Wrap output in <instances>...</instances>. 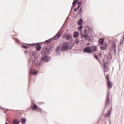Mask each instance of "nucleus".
<instances>
[{
  "label": "nucleus",
  "instance_id": "1",
  "mask_svg": "<svg viewBox=\"0 0 124 124\" xmlns=\"http://www.w3.org/2000/svg\"><path fill=\"white\" fill-rule=\"evenodd\" d=\"M72 45L71 42H64L63 43L62 48L61 46H58L55 49V55L56 56H60L61 52L62 51H65V50H71L72 49Z\"/></svg>",
  "mask_w": 124,
  "mask_h": 124
},
{
  "label": "nucleus",
  "instance_id": "2",
  "mask_svg": "<svg viewBox=\"0 0 124 124\" xmlns=\"http://www.w3.org/2000/svg\"><path fill=\"white\" fill-rule=\"evenodd\" d=\"M51 49V47L50 46H46L44 49H42L41 54L42 55H43V56H45V57H43L41 59V61H42L43 62H48L49 61L51 60V57H48L47 56V55L49 54V51H50V49Z\"/></svg>",
  "mask_w": 124,
  "mask_h": 124
},
{
  "label": "nucleus",
  "instance_id": "3",
  "mask_svg": "<svg viewBox=\"0 0 124 124\" xmlns=\"http://www.w3.org/2000/svg\"><path fill=\"white\" fill-rule=\"evenodd\" d=\"M28 62L29 63H31V62L32 64L35 63L36 65H37V64H38L39 63H40L39 65H40V63H41V62H39L38 61V58H37V55L35 53H32L31 59L28 60Z\"/></svg>",
  "mask_w": 124,
  "mask_h": 124
},
{
  "label": "nucleus",
  "instance_id": "4",
  "mask_svg": "<svg viewBox=\"0 0 124 124\" xmlns=\"http://www.w3.org/2000/svg\"><path fill=\"white\" fill-rule=\"evenodd\" d=\"M62 36V33L61 31H58V32L56 34V35L53 37V38H51L48 40H47L45 42V44H48L50 43V42H52L53 40H56V39H58L60 38Z\"/></svg>",
  "mask_w": 124,
  "mask_h": 124
},
{
  "label": "nucleus",
  "instance_id": "5",
  "mask_svg": "<svg viewBox=\"0 0 124 124\" xmlns=\"http://www.w3.org/2000/svg\"><path fill=\"white\" fill-rule=\"evenodd\" d=\"M117 50V43L113 42L111 46L110 51L111 54H116V51Z\"/></svg>",
  "mask_w": 124,
  "mask_h": 124
},
{
  "label": "nucleus",
  "instance_id": "6",
  "mask_svg": "<svg viewBox=\"0 0 124 124\" xmlns=\"http://www.w3.org/2000/svg\"><path fill=\"white\" fill-rule=\"evenodd\" d=\"M63 38L68 40V41H70L72 39V35L66 33L63 35Z\"/></svg>",
  "mask_w": 124,
  "mask_h": 124
},
{
  "label": "nucleus",
  "instance_id": "7",
  "mask_svg": "<svg viewBox=\"0 0 124 124\" xmlns=\"http://www.w3.org/2000/svg\"><path fill=\"white\" fill-rule=\"evenodd\" d=\"M107 84H108V89H111L112 88V86H113V84H112V82L110 81V80H109V78H108V76H109V75H107Z\"/></svg>",
  "mask_w": 124,
  "mask_h": 124
},
{
  "label": "nucleus",
  "instance_id": "8",
  "mask_svg": "<svg viewBox=\"0 0 124 124\" xmlns=\"http://www.w3.org/2000/svg\"><path fill=\"white\" fill-rule=\"evenodd\" d=\"M109 92L108 93V94L107 95V101L106 102V107H109L110 106V103L109 102V100H110V97L109 96Z\"/></svg>",
  "mask_w": 124,
  "mask_h": 124
},
{
  "label": "nucleus",
  "instance_id": "9",
  "mask_svg": "<svg viewBox=\"0 0 124 124\" xmlns=\"http://www.w3.org/2000/svg\"><path fill=\"white\" fill-rule=\"evenodd\" d=\"M104 69L105 72H108L109 71V68L107 66L108 63L106 62H104Z\"/></svg>",
  "mask_w": 124,
  "mask_h": 124
},
{
  "label": "nucleus",
  "instance_id": "10",
  "mask_svg": "<svg viewBox=\"0 0 124 124\" xmlns=\"http://www.w3.org/2000/svg\"><path fill=\"white\" fill-rule=\"evenodd\" d=\"M84 52L85 53H92V49L91 48H90V47L88 46V47H85L84 49Z\"/></svg>",
  "mask_w": 124,
  "mask_h": 124
},
{
  "label": "nucleus",
  "instance_id": "11",
  "mask_svg": "<svg viewBox=\"0 0 124 124\" xmlns=\"http://www.w3.org/2000/svg\"><path fill=\"white\" fill-rule=\"evenodd\" d=\"M91 48V53H93V52H96V51H97V46H92Z\"/></svg>",
  "mask_w": 124,
  "mask_h": 124
},
{
  "label": "nucleus",
  "instance_id": "12",
  "mask_svg": "<svg viewBox=\"0 0 124 124\" xmlns=\"http://www.w3.org/2000/svg\"><path fill=\"white\" fill-rule=\"evenodd\" d=\"M124 45V41H122L120 42V44L118 45V49L119 50H121L122 48L121 47H123V46Z\"/></svg>",
  "mask_w": 124,
  "mask_h": 124
},
{
  "label": "nucleus",
  "instance_id": "13",
  "mask_svg": "<svg viewBox=\"0 0 124 124\" xmlns=\"http://www.w3.org/2000/svg\"><path fill=\"white\" fill-rule=\"evenodd\" d=\"M81 37H84V38H85V39H86V40H88V39L89 38V36H88V35H87V34H83L81 33Z\"/></svg>",
  "mask_w": 124,
  "mask_h": 124
},
{
  "label": "nucleus",
  "instance_id": "14",
  "mask_svg": "<svg viewBox=\"0 0 124 124\" xmlns=\"http://www.w3.org/2000/svg\"><path fill=\"white\" fill-rule=\"evenodd\" d=\"M90 32V28L86 27L84 31V33H86L87 34H89Z\"/></svg>",
  "mask_w": 124,
  "mask_h": 124
},
{
  "label": "nucleus",
  "instance_id": "15",
  "mask_svg": "<svg viewBox=\"0 0 124 124\" xmlns=\"http://www.w3.org/2000/svg\"><path fill=\"white\" fill-rule=\"evenodd\" d=\"M73 36H74V38H77V37H78V36H79V32H78L77 31H75L74 33Z\"/></svg>",
  "mask_w": 124,
  "mask_h": 124
},
{
  "label": "nucleus",
  "instance_id": "16",
  "mask_svg": "<svg viewBox=\"0 0 124 124\" xmlns=\"http://www.w3.org/2000/svg\"><path fill=\"white\" fill-rule=\"evenodd\" d=\"M78 0H74L72 4V7H75L76 6V3L78 2Z\"/></svg>",
  "mask_w": 124,
  "mask_h": 124
},
{
  "label": "nucleus",
  "instance_id": "17",
  "mask_svg": "<svg viewBox=\"0 0 124 124\" xmlns=\"http://www.w3.org/2000/svg\"><path fill=\"white\" fill-rule=\"evenodd\" d=\"M20 122H21V123H22V124H25L26 122H27V120H26V119H25L24 118H22L21 119Z\"/></svg>",
  "mask_w": 124,
  "mask_h": 124
},
{
  "label": "nucleus",
  "instance_id": "18",
  "mask_svg": "<svg viewBox=\"0 0 124 124\" xmlns=\"http://www.w3.org/2000/svg\"><path fill=\"white\" fill-rule=\"evenodd\" d=\"M110 113H111V111L110 110H108V113H107L104 116L105 118H108L110 115Z\"/></svg>",
  "mask_w": 124,
  "mask_h": 124
},
{
  "label": "nucleus",
  "instance_id": "19",
  "mask_svg": "<svg viewBox=\"0 0 124 124\" xmlns=\"http://www.w3.org/2000/svg\"><path fill=\"white\" fill-rule=\"evenodd\" d=\"M82 24H83V19H80L78 22V25L81 26V25H82Z\"/></svg>",
  "mask_w": 124,
  "mask_h": 124
},
{
  "label": "nucleus",
  "instance_id": "20",
  "mask_svg": "<svg viewBox=\"0 0 124 124\" xmlns=\"http://www.w3.org/2000/svg\"><path fill=\"white\" fill-rule=\"evenodd\" d=\"M36 49L37 51H40V50H41V46L40 45L37 46H36Z\"/></svg>",
  "mask_w": 124,
  "mask_h": 124
},
{
  "label": "nucleus",
  "instance_id": "21",
  "mask_svg": "<svg viewBox=\"0 0 124 124\" xmlns=\"http://www.w3.org/2000/svg\"><path fill=\"white\" fill-rule=\"evenodd\" d=\"M31 108L33 110H36V109H37V105L34 104L33 106L31 107Z\"/></svg>",
  "mask_w": 124,
  "mask_h": 124
},
{
  "label": "nucleus",
  "instance_id": "22",
  "mask_svg": "<svg viewBox=\"0 0 124 124\" xmlns=\"http://www.w3.org/2000/svg\"><path fill=\"white\" fill-rule=\"evenodd\" d=\"M20 123V121L17 119H16L14 121L13 124H18Z\"/></svg>",
  "mask_w": 124,
  "mask_h": 124
},
{
  "label": "nucleus",
  "instance_id": "23",
  "mask_svg": "<svg viewBox=\"0 0 124 124\" xmlns=\"http://www.w3.org/2000/svg\"><path fill=\"white\" fill-rule=\"evenodd\" d=\"M103 42H104V39L101 38L99 40V43L100 44H103Z\"/></svg>",
  "mask_w": 124,
  "mask_h": 124
},
{
  "label": "nucleus",
  "instance_id": "24",
  "mask_svg": "<svg viewBox=\"0 0 124 124\" xmlns=\"http://www.w3.org/2000/svg\"><path fill=\"white\" fill-rule=\"evenodd\" d=\"M30 74H33L34 75H36V74H37V72L36 71L33 72L32 71H31L30 72Z\"/></svg>",
  "mask_w": 124,
  "mask_h": 124
},
{
  "label": "nucleus",
  "instance_id": "25",
  "mask_svg": "<svg viewBox=\"0 0 124 124\" xmlns=\"http://www.w3.org/2000/svg\"><path fill=\"white\" fill-rule=\"evenodd\" d=\"M79 39L78 38H76L75 39V43H76V44H79Z\"/></svg>",
  "mask_w": 124,
  "mask_h": 124
},
{
  "label": "nucleus",
  "instance_id": "26",
  "mask_svg": "<svg viewBox=\"0 0 124 124\" xmlns=\"http://www.w3.org/2000/svg\"><path fill=\"white\" fill-rule=\"evenodd\" d=\"M82 12L83 10H82V8H80L79 11H78V14H81V13H82Z\"/></svg>",
  "mask_w": 124,
  "mask_h": 124
},
{
  "label": "nucleus",
  "instance_id": "27",
  "mask_svg": "<svg viewBox=\"0 0 124 124\" xmlns=\"http://www.w3.org/2000/svg\"><path fill=\"white\" fill-rule=\"evenodd\" d=\"M100 48L102 49V50H106L107 49V47L106 46H100Z\"/></svg>",
  "mask_w": 124,
  "mask_h": 124
},
{
  "label": "nucleus",
  "instance_id": "28",
  "mask_svg": "<svg viewBox=\"0 0 124 124\" xmlns=\"http://www.w3.org/2000/svg\"><path fill=\"white\" fill-rule=\"evenodd\" d=\"M82 29H83V26L80 25V26L78 27V31H81V30H82Z\"/></svg>",
  "mask_w": 124,
  "mask_h": 124
},
{
  "label": "nucleus",
  "instance_id": "29",
  "mask_svg": "<svg viewBox=\"0 0 124 124\" xmlns=\"http://www.w3.org/2000/svg\"><path fill=\"white\" fill-rule=\"evenodd\" d=\"M22 47H23V48H24V49H28V48H29V47H28L25 45H23Z\"/></svg>",
  "mask_w": 124,
  "mask_h": 124
},
{
  "label": "nucleus",
  "instance_id": "30",
  "mask_svg": "<svg viewBox=\"0 0 124 124\" xmlns=\"http://www.w3.org/2000/svg\"><path fill=\"white\" fill-rule=\"evenodd\" d=\"M78 5H79V6H81V5H82V2H78Z\"/></svg>",
  "mask_w": 124,
  "mask_h": 124
},
{
  "label": "nucleus",
  "instance_id": "31",
  "mask_svg": "<svg viewBox=\"0 0 124 124\" xmlns=\"http://www.w3.org/2000/svg\"><path fill=\"white\" fill-rule=\"evenodd\" d=\"M94 57L96 60H98V56L97 55H94Z\"/></svg>",
  "mask_w": 124,
  "mask_h": 124
},
{
  "label": "nucleus",
  "instance_id": "32",
  "mask_svg": "<svg viewBox=\"0 0 124 124\" xmlns=\"http://www.w3.org/2000/svg\"><path fill=\"white\" fill-rule=\"evenodd\" d=\"M108 59L109 60L110 59H111V55H108Z\"/></svg>",
  "mask_w": 124,
  "mask_h": 124
},
{
  "label": "nucleus",
  "instance_id": "33",
  "mask_svg": "<svg viewBox=\"0 0 124 124\" xmlns=\"http://www.w3.org/2000/svg\"><path fill=\"white\" fill-rule=\"evenodd\" d=\"M16 42H17V43H19V39H16Z\"/></svg>",
  "mask_w": 124,
  "mask_h": 124
},
{
  "label": "nucleus",
  "instance_id": "34",
  "mask_svg": "<svg viewBox=\"0 0 124 124\" xmlns=\"http://www.w3.org/2000/svg\"><path fill=\"white\" fill-rule=\"evenodd\" d=\"M78 10V9L75 8V9H74V11H75V12H76V11H77Z\"/></svg>",
  "mask_w": 124,
  "mask_h": 124
},
{
  "label": "nucleus",
  "instance_id": "35",
  "mask_svg": "<svg viewBox=\"0 0 124 124\" xmlns=\"http://www.w3.org/2000/svg\"><path fill=\"white\" fill-rule=\"evenodd\" d=\"M80 6H79V5H78V8H77V9H79L80 8Z\"/></svg>",
  "mask_w": 124,
  "mask_h": 124
},
{
  "label": "nucleus",
  "instance_id": "36",
  "mask_svg": "<svg viewBox=\"0 0 124 124\" xmlns=\"http://www.w3.org/2000/svg\"><path fill=\"white\" fill-rule=\"evenodd\" d=\"M90 43H88L87 44H86V45H87V46H88V45H90Z\"/></svg>",
  "mask_w": 124,
  "mask_h": 124
},
{
  "label": "nucleus",
  "instance_id": "37",
  "mask_svg": "<svg viewBox=\"0 0 124 124\" xmlns=\"http://www.w3.org/2000/svg\"><path fill=\"white\" fill-rule=\"evenodd\" d=\"M30 45H31V44ZM32 46H34V44H32Z\"/></svg>",
  "mask_w": 124,
  "mask_h": 124
},
{
  "label": "nucleus",
  "instance_id": "38",
  "mask_svg": "<svg viewBox=\"0 0 124 124\" xmlns=\"http://www.w3.org/2000/svg\"><path fill=\"white\" fill-rule=\"evenodd\" d=\"M25 54H27V51H25Z\"/></svg>",
  "mask_w": 124,
  "mask_h": 124
},
{
  "label": "nucleus",
  "instance_id": "39",
  "mask_svg": "<svg viewBox=\"0 0 124 124\" xmlns=\"http://www.w3.org/2000/svg\"><path fill=\"white\" fill-rule=\"evenodd\" d=\"M111 109H112V108H110V109H109L110 111V112H111Z\"/></svg>",
  "mask_w": 124,
  "mask_h": 124
},
{
  "label": "nucleus",
  "instance_id": "40",
  "mask_svg": "<svg viewBox=\"0 0 124 124\" xmlns=\"http://www.w3.org/2000/svg\"><path fill=\"white\" fill-rule=\"evenodd\" d=\"M109 124H111V121L109 122Z\"/></svg>",
  "mask_w": 124,
  "mask_h": 124
},
{
  "label": "nucleus",
  "instance_id": "41",
  "mask_svg": "<svg viewBox=\"0 0 124 124\" xmlns=\"http://www.w3.org/2000/svg\"><path fill=\"white\" fill-rule=\"evenodd\" d=\"M5 124H8L6 122Z\"/></svg>",
  "mask_w": 124,
  "mask_h": 124
},
{
  "label": "nucleus",
  "instance_id": "42",
  "mask_svg": "<svg viewBox=\"0 0 124 124\" xmlns=\"http://www.w3.org/2000/svg\"><path fill=\"white\" fill-rule=\"evenodd\" d=\"M5 113H6V111L5 112Z\"/></svg>",
  "mask_w": 124,
  "mask_h": 124
},
{
  "label": "nucleus",
  "instance_id": "43",
  "mask_svg": "<svg viewBox=\"0 0 124 124\" xmlns=\"http://www.w3.org/2000/svg\"><path fill=\"white\" fill-rule=\"evenodd\" d=\"M123 38H124V36L123 37Z\"/></svg>",
  "mask_w": 124,
  "mask_h": 124
}]
</instances>
